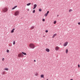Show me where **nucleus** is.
<instances>
[{
    "label": "nucleus",
    "instance_id": "1",
    "mask_svg": "<svg viewBox=\"0 0 80 80\" xmlns=\"http://www.w3.org/2000/svg\"><path fill=\"white\" fill-rule=\"evenodd\" d=\"M29 47L30 48H31L33 49V48H35V45H34L33 44L31 43L30 44Z\"/></svg>",
    "mask_w": 80,
    "mask_h": 80
},
{
    "label": "nucleus",
    "instance_id": "2",
    "mask_svg": "<svg viewBox=\"0 0 80 80\" xmlns=\"http://www.w3.org/2000/svg\"><path fill=\"white\" fill-rule=\"evenodd\" d=\"M2 11L4 13H5L8 11V9L7 8H3L2 9Z\"/></svg>",
    "mask_w": 80,
    "mask_h": 80
},
{
    "label": "nucleus",
    "instance_id": "3",
    "mask_svg": "<svg viewBox=\"0 0 80 80\" xmlns=\"http://www.w3.org/2000/svg\"><path fill=\"white\" fill-rule=\"evenodd\" d=\"M24 57V55L22 53H19L18 55V57H21V58H22V57Z\"/></svg>",
    "mask_w": 80,
    "mask_h": 80
},
{
    "label": "nucleus",
    "instance_id": "4",
    "mask_svg": "<svg viewBox=\"0 0 80 80\" xmlns=\"http://www.w3.org/2000/svg\"><path fill=\"white\" fill-rule=\"evenodd\" d=\"M19 15V11H17L14 13V15L15 16H18Z\"/></svg>",
    "mask_w": 80,
    "mask_h": 80
},
{
    "label": "nucleus",
    "instance_id": "5",
    "mask_svg": "<svg viewBox=\"0 0 80 80\" xmlns=\"http://www.w3.org/2000/svg\"><path fill=\"white\" fill-rule=\"evenodd\" d=\"M68 44V42H66L63 44V46L64 47H66V46H67V45Z\"/></svg>",
    "mask_w": 80,
    "mask_h": 80
},
{
    "label": "nucleus",
    "instance_id": "6",
    "mask_svg": "<svg viewBox=\"0 0 80 80\" xmlns=\"http://www.w3.org/2000/svg\"><path fill=\"white\" fill-rule=\"evenodd\" d=\"M49 13V11H48L47 12V13L45 14L44 16L45 17H47V15L48 14V13Z\"/></svg>",
    "mask_w": 80,
    "mask_h": 80
},
{
    "label": "nucleus",
    "instance_id": "7",
    "mask_svg": "<svg viewBox=\"0 0 80 80\" xmlns=\"http://www.w3.org/2000/svg\"><path fill=\"white\" fill-rule=\"evenodd\" d=\"M59 50V47H58L57 46L55 48V50L56 51H58Z\"/></svg>",
    "mask_w": 80,
    "mask_h": 80
},
{
    "label": "nucleus",
    "instance_id": "8",
    "mask_svg": "<svg viewBox=\"0 0 80 80\" xmlns=\"http://www.w3.org/2000/svg\"><path fill=\"white\" fill-rule=\"evenodd\" d=\"M46 51L48 52H50V49L48 48H46Z\"/></svg>",
    "mask_w": 80,
    "mask_h": 80
},
{
    "label": "nucleus",
    "instance_id": "9",
    "mask_svg": "<svg viewBox=\"0 0 80 80\" xmlns=\"http://www.w3.org/2000/svg\"><path fill=\"white\" fill-rule=\"evenodd\" d=\"M37 5L36 4H35L34 5V8L33 9H35V8H36V7H37Z\"/></svg>",
    "mask_w": 80,
    "mask_h": 80
},
{
    "label": "nucleus",
    "instance_id": "10",
    "mask_svg": "<svg viewBox=\"0 0 80 80\" xmlns=\"http://www.w3.org/2000/svg\"><path fill=\"white\" fill-rule=\"evenodd\" d=\"M14 30H15V28L13 29L11 31V33H13V32H14Z\"/></svg>",
    "mask_w": 80,
    "mask_h": 80
},
{
    "label": "nucleus",
    "instance_id": "11",
    "mask_svg": "<svg viewBox=\"0 0 80 80\" xmlns=\"http://www.w3.org/2000/svg\"><path fill=\"white\" fill-rule=\"evenodd\" d=\"M17 6H14L13 8H12V10H14V9H15V8H17Z\"/></svg>",
    "mask_w": 80,
    "mask_h": 80
},
{
    "label": "nucleus",
    "instance_id": "12",
    "mask_svg": "<svg viewBox=\"0 0 80 80\" xmlns=\"http://www.w3.org/2000/svg\"><path fill=\"white\" fill-rule=\"evenodd\" d=\"M22 54H23V55H27V53H26L24 52H22Z\"/></svg>",
    "mask_w": 80,
    "mask_h": 80
},
{
    "label": "nucleus",
    "instance_id": "13",
    "mask_svg": "<svg viewBox=\"0 0 80 80\" xmlns=\"http://www.w3.org/2000/svg\"><path fill=\"white\" fill-rule=\"evenodd\" d=\"M41 78H44V75H41Z\"/></svg>",
    "mask_w": 80,
    "mask_h": 80
},
{
    "label": "nucleus",
    "instance_id": "14",
    "mask_svg": "<svg viewBox=\"0 0 80 80\" xmlns=\"http://www.w3.org/2000/svg\"><path fill=\"white\" fill-rule=\"evenodd\" d=\"M68 49H66V53H68Z\"/></svg>",
    "mask_w": 80,
    "mask_h": 80
},
{
    "label": "nucleus",
    "instance_id": "15",
    "mask_svg": "<svg viewBox=\"0 0 80 80\" xmlns=\"http://www.w3.org/2000/svg\"><path fill=\"white\" fill-rule=\"evenodd\" d=\"M4 70H7V71H8V68H5Z\"/></svg>",
    "mask_w": 80,
    "mask_h": 80
},
{
    "label": "nucleus",
    "instance_id": "16",
    "mask_svg": "<svg viewBox=\"0 0 80 80\" xmlns=\"http://www.w3.org/2000/svg\"><path fill=\"white\" fill-rule=\"evenodd\" d=\"M31 4V3H29L27 4V6H29V5H30Z\"/></svg>",
    "mask_w": 80,
    "mask_h": 80
},
{
    "label": "nucleus",
    "instance_id": "17",
    "mask_svg": "<svg viewBox=\"0 0 80 80\" xmlns=\"http://www.w3.org/2000/svg\"><path fill=\"white\" fill-rule=\"evenodd\" d=\"M34 28V26H32L31 27V29L32 30V29H33Z\"/></svg>",
    "mask_w": 80,
    "mask_h": 80
},
{
    "label": "nucleus",
    "instance_id": "18",
    "mask_svg": "<svg viewBox=\"0 0 80 80\" xmlns=\"http://www.w3.org/2000/svg\"><path fill=\"white\" fill-rule=\"evenodd\" d=\"M13 45H15V41H13Z\"/></svg>",
    "mask_w": 80,
    "mask_h": 80
},
{
    "label": "nucleus",
    "instance_id": "19",
    "mask_svg": "<svg viewBox=\"0 0 80 80\" xmlns=\"http://www.w3.org/2000/svg\"><path fill=\"white\" fill-rule=\"evenodd\" d=\"M42 10V9H41V8H39V12H41Z\"/></svg>",
    "mask_w": 80,
    "mask_h": 80
},
{
    "label": "nucleus",
    "instance_id": "20",
    "mask_svg": "<svg viewBox=\"0 0 80 80\" xmlns=\"http://www.w3.org/2000/svg\"><path fill=\"white\" fill-rule=\"evenodd\" d=\"M7 53H9V52H10V51H9V50L7 49Z\"/></svg>",
    "mask_w": 80,
    "mask_h": 80
},
{
    "label": "nucleus",
    "instance_id": "21",
    "mask_svg": "<svg viewBox=\"0 0 80 80\" xmlns=\"http://www.w3.org/2000/svg\"><path fill=\"white\" fill-rule=\"evenodd\" d=\"M72 11H73V10H72V9H70L69 10V12H72Z\"/></svg>",
    "mask_w": 80,
    "mask_h": 80
},
{
    "label": "nucleus",
    "instance_id": "22",
    "mask_svg": "<svg viewBox=\"0 0 80 80\" xmlns=\"http://www.w3.org/2000/svg\"><path fill=\"white\" fill-rule=\"evenodd\" d=\"M57 22L56 21H54V22H53V23L54 24H55Z\"/></svg>",
    "mask_w": 80,
    "mask_h": 80
},
{
    "label": "nucleus",
    "instance_id": "23",
    "mask_svg": "<svg viewBox=\"0 0 80 80\" xmlns=\"http://www.w3.org/2000/svg\"><path fill=\"white\" fill-rule=\"evenodd\" d=\"M35 12V10H34L32 12V13H34Z\"/></svg>",
    "mask_w": 80,
    "mask_h": 80
},
{
    "label": "nucleus",
    "instance_id": "24",
    "mask_svg": "<svg viewBox=\"0 0 80 80\" xmlns=\"http://www.w3.org/2000/svg\"><path fill=\"white\" fill-rule=\"evenodd\" d=\"M35 75L36 76H37V75H38V73L36 72V73H35Z\"/></svg>",
    "mask_w": 80,
    "mask_h": 80
},
{
    "label": "nucleus",
    "instance_id": "25",
    "mask_svg": "<svg viewBox=\"0 0 80 80\" xmlns=\"http://www.w3.org/2000/svg\"><path fill=\"white\" fill-rule=\"evenodd\" d=\"M5 74V72H3L2 73V75H4Z\"/></svg>",
    "mask_w": 80,
    "mask_h": 80
},
{
    "label": "nucleus",
    "instance_id": "26",
    "mask_svg": "<svg viewBox=\"0 0 80 80\" xmlns=\"http://www.w3.org/2000/svg\"><path fill=\"white\" fill-rule=\"evenodd\" d=\"M56 35H57V34H54L53 36H54V37H55V36H56Z\"/></svg>",
    "mask_w": 80,
    "mask_h": 80
},
{
    "label": "nucleus",
    "instance_id": "27",
    "mask_svg": "<svg viewBox=\"0 0 80 80\" xmlns=\"http://www.w3.org/2000/svg\"><path fill=\"white\" fill-rule=\"evenodd\" d=\"M48 30H46L45 31V32H46V33H48Z\"/></svg>",
    "mask_w": 80,
    "mask_h": 80
},
{
    "label": "nucleus",
    "instance_id": "28",
    "mask_svg": "<svg viewBox=\"0 0 80 80\" xmlns=\"http://www.w3.org/2000/svg\"><path fill=\"white\" fill-rule=\"evenodd\" d=\"M42 21H43V22H45V19H42Z\"/></svg>",
    "mask_w": 80,
    "mask_h": 80
},
{
    "label": "nucleus",
    "instance_id": "29",
    "mask_svg": "<svg viewBox=\"0 0 80 80\" xmlns=\"http://www.w3.org/2000/svg\"><path fill=\"white\" fill-rule=\"evenodd\" d=\"M78 68H79V67H80V65L78 64Z\"/></svg>",
    "mask_w": 80,
    "mask_h": 80
},
{
    "label": "nucleus",
    "instance_id": "30",
    "mask_svg": "<svg viewBox=\"0 0 80 80\" xmlns=\"http://www.w3.org/2000/svg\"><path fill=\"white\" fill-rule=\"evenodd\" d=\"M2 61H4V58H3L2 59Z\"/></svg>",
    "mask_w": 80,
    "mask_h": 80
},
{
    "label": "nucleus",
    "instance_id": "31",
    "mask_svg": "<svg viewBox=\"0 0 80 80\" xmlns=\"http://www.w3.org/2000/svg\"><path fill=\"white\" fill-rule=\"evenodd\" d=\"M34 62H36V60H34Z\"/></svg>",
    "mask_w": 80,
    "mask_h": 80
},
{
    "label": "nucleus",
    "instance_id": "32",
    "mask_svg": "<svg viewBox=\"0 0 80 80\" xmlns=\"http://www.w3.org/2000/svg\"><path fill=\"white\" fill-rule=\"evenodd\" d=\"M54 37H55L54 36H52V38H54Z\"/></svg>",
    "mask_w": 80,
    "mask_h": 80
},
{
    "label": "nucleus",
    "instance_id": "33",
    "mask_svg": "<svg viewBox=\"0 0 80 80\" xmlns=\"http://www.w3.org/2000/svg\"><path fill=\"white\" fill-rule=\"evenodd\" d=\"M28 11H29V9H28Z\"/></svg>",
    "mask_w": 80,
    "mask_h": 80
},
{
    "label": "nucleus",
    "instance_id": "34",
    "mask_svg": "<svg viewBox=\"0 0 80 80\" xmlns=\"http://www.w3.org/2000/svg\"><path fill=\"white\" fill-rule=\"evenodd\" d=\"M59 16V15H57V17H58Z\"/></svg>",
    "mask_w": 80,
    "mask_h": 80
},
{
    "label": "nucleus",
    "instance_id": "35",
    "mask_svg": "<svg viewBox=\"0 0 80 80\" xmlns=\"http://www.w3.org/2000/svg\"><path fill=\"white\" fill-rule=\"evenodd\" d=\"M70 80H73V79H71Z\"/></svg>",
    "mask_w": 80,
    "mask_h": 80
},
{
    "label": "nucleus",
    "instance_id": "36",
    "mask_svg": "<svg viewBox=\"0 0 80 80\" xmlns=\"http://www.w3.org/2000/svg\"><path fill=\"white\" fill-rule=\"evenodd\" d=\"M47 80H48V79H47Z\"/></svg>",
    "mask_w": 80,
    "mask_h": 80
},
{
    "label": "nucleus",
    "instance_id": "37",
    "mask_svg": "<svg viewBox=\"0 0 80 80\" xmlns=\"http://www.w3.org/2000/svg\"><path fill=\"white\" fill-rule=\"evenodd\" d=\"M43 37H45V36H43Z\"/></svg>",
    "mask_w": 80,
    "mask_h": 80
}]
</instances>
